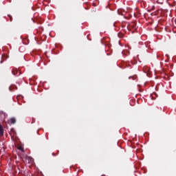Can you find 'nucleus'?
I'll use <instances>...</instances> for the list:
<instances>
[{
    "mask_svg": "<svg viewBox=\"0 0 176 176\" xmlns=\"http://www.w3.org/2000/svg\"><path fill=\"white\" fill-rule=\"evenodd\" d=\"M137 29V25L135 23H131L129 25H128V30H135Z\"/></svg>",
    "mask_w": 176,
    "mask_h": 176,
    "instance_id": "f257e3e1",
    "label": "nucleus"
},
{
    "mask_svg": "<svg viewBox=\"0 0 176 176\" xmlns=\"http://www.w3.org/2000/svg\"><path fill=\"white\" fill-rule=\"evenodd\" d=\"M12 74L14 75V76H20L21 74V73L20 72H18L17 69L16 68H14L12 71Z\"/></svg>",
    "mask_w": 176,
    "mask_h": 176,
    "instance_id": "f03ea898",
    "label": "nucleus"
},
{
    "mask_svg": "<svg viewBox=\"0 0 176 176\" xmlns=\"http://www.w3.org/2000/svg\"><path fill=\"white\" fill-rule=\"evenodd\" d=\"M26 160L31 164H34V160L30 156L26 157Z\"/></svg>",
    "mask_w": 176,
    "mask_h": 176,
    "instance_id": "7ed1b4c3",
    "label": "nucleus"
},
{
    "mask_svg": "<svg viewBox=\"0 0 176 176\" xmlns=\"http://www.w3.org/2000/svg\"><path fill=\"white\" fill-rule=\"evenodd\" d=\"M118 14L121 16H125L126 12L124 10L120 9L118 10Z\"/></svg>",
    "mask_w": 176,
    "mask_h": 176,
    "instance_id": "20e7f679",
    "label": "nucleus"
},
{
    "mask_svg": "<svg viewBox=\"0 0 176 176\" xmlns=\"http://www.w3.org/2000/svg\"><path fill=\"white\" fill-rule=\"evenodd\" d=\"M16 122V120L15 118H10V120H9V122H10L11 124H15Z\"/></svg>",
    "mask_w": 176,
    "mask_h": 176,
    "instance_id": "39448f33",
    "label": "nucleus"
},
{
    "mask_svg": "<svg viewBox=\"0 0 176 176\" xmlns=\"http://www.w3.org/2000/svg\"><path fill=\"white\" fill-rule=\"evenodd\" d=\"M0 135H3V129L2 128V126L0 124Z\"/></svg>",
    "mask_w": 176,
    "mask_h": 176,
    "instance_id": "423d86ee",
    "label": "nucleus"
},
{
    "mask_svg": "<svg viewBox=\"0 0 176 176\" xmlns=\"http://www.w3.org/2000/svg\"><path fill=\"white\" fill-rule=\"evenodd\" d=\"M18 149L21 151L23 153L24 152V148L22 146H19Z\"/></svg>",
    "mask_w": 176,
    "mask_h": 176,
    "instance_id": "0eeeda50",
    "label": "nucleus"
},
{
    "mask_svg": "<svg viewBox=\"0 0 176 176\" xmlns=\"http://www.w3.org/2000/svg\"><path fill=\"white\" fill-rule=\"evenodd\" d=\"M8 16H9V18H10V21H12V16H11L10 15H8Z\"/></svg>",
    "mask_w": 176,
    "mask_h": 176,
    "instance_id": "6e6552de",
    "label": "nucleus"
},
{
    "mask_svg": "<svg viewBox=\"0 0 176 176\" xmlns=\"http://www.w3.org/2000/svg\"><path fill=\"white\" fill-rule=\"evenodd\" d=\"M124 54H125V53L124 52Z\"/></svg>",
    "mask_w": 176,
    "mask_h": 176,
    "instance_id": "1a4fd4ad",
    "label": "nucleus"
}]
</instances>
